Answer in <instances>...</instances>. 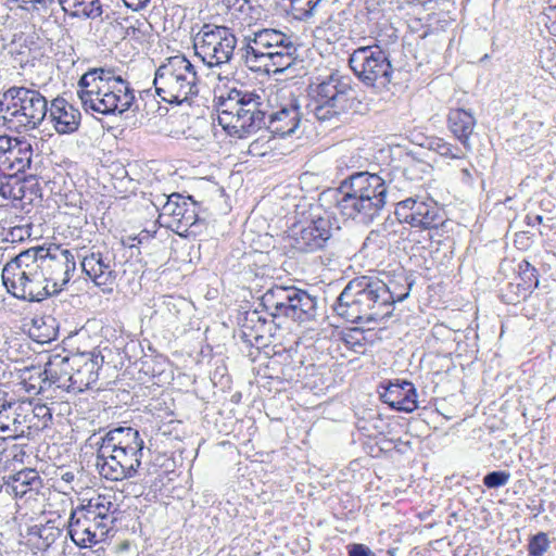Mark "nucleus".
I'll return each mask as SVG.
<instances>
[{"mask_svg": "<svg viewBox=\"0 0 556 556\" xmlns=\"http://www.w3.org/2000/svg\"><path fill=\"white\" fill-rule=\"evenodd\" d=\"M76 93L86 112L102 115L124 113L135 101L128 81L103 67L89 68L84 73L77 83Z\"/></svg>", "mask_w": 556, "mask_h": 556, "instance_id": "nucleus-1", "label": "nucleus"}, {"mask_svg": "<svg viewBox=\"0 0 556 556\" xmlns=\"http://www.w3.org/2000/svg\"><path fill=\"white\" fill-rule=\"evenodd\" d=\"M144 441L137 429L118 427L106 432L98 450L97 466L102 478L123 481L141 468Z\"/></svg>", "mask_w": 556, "mask_h": 556, "instance_id": "nucleus-2", "label": "nucleus"}, {"mask_svg": "<svg viewBox=\"0 0 556 556\" xmlns=\"http://www.w3.org/2000/svg\"><path fill=\"white\" fill-rule=\"evenodd\" d=\"M48 113V101L38 90L11 87L0 98V118L16 132L36 129Z\"/></svg>", "mask_w": 556, "mask_h": 556, "instance_id": "nucleus-3", "label": "nucleus"}, {"mask_svg": "<svg viewBox=\"0 0 556 556\" xmlns=\"http://www.w3.org/2000/svg\"><path fill=\"white\" fill-rule=\"evenodd\" d=\"M31 248L21 252L8 262L1 273L7 291L16 299L41 301L52 295Z\"/></svg>", "mask_w": 556, "mask_h": 556, "instance_id": "nucleus-4", "label": "nucleus"}, {"mask_svg": "<svg viewBox=\"0 0 556 556\" xmlns=\"http://www.w3.org/2000/svg\"><path fill=\"white\" fill-rule=\"evenodd\" d=\"M380 287L367 277L348 283L333 306L336 314L348 323L378 325L375 318L380 308Z\"/></svg>", "mask_w": 556, "mask_h": 556, "instance_id": "nucleus-5", "label": "nucleus"}, {"mask_svg": "<svg viewBox=\"0 0 556 556\" xmlns=\"http://www.w3.org/2000/svg\"><path fill=\"white\" fill-rule=\"evenodd\" d=\"M198 76L193 64L182 54L167 58L156 70L154 87L167 103L180 104L198 93Z\"/></svg>", "mask_w": 556, "mask_h": 556, "instance_id": "nucleus-6", "label": "nucleus"}, {"mask_svg": "<svg viewBox=\"0 0 556 556\" xmlns=\"http://www.w3.org/2000/svg\"><path fill=\"white\" fill-rule=\"evenodd\" d=\"M253 93L243 94L236 102L222 104L217 122L230 137L243 139L254 134L264 123L265 113Z\"/></svg>", "mask_w": 556, "mask_h": 556, "instance_id": "nucleus-7", "label": "nucleus"}, {"mask_svg": "<svg viewBox=\"0 0 556 556\" xmlns=\"http://www.w3.org/2000/svg\"><path fill=\"white\" fill-rule=\"evenodd\" d=\"M351 92L352 88L337 74L312 83L308 98L316 118L327 121L344 112L351 105Z\"/></svg>", "mask_w": 556, "mask_h": 556, "instance_id": "nucleus-8", "label": "nucleus"}, {"mask_svg": "<svg viewBox=\"0 0 556 556\" xmlns=\"http://www.w3.org/2000/svg\"><path fill=\"white\" fill-rule=\"evenodd\" d=\"M237 46L233 31L226 26L204 24L193 38L195 54L210 67L228 63Z\"/></svg>", "mask_w": 556, "mask_h": 556, "instance_id": "nucleus-9", "label": "nucleus"}, {"mask_svg": "<svg viewBox=\"0 0 556 556\" xmlns=\"http://www.w3.org/2000/svg\"><path fill=\"white\" fill-rule=\"evenodd\" d=\"M52 294L59 293L72 279L76 270L73 252L61 244L31 248Z\"/></svg>", "mask_w": 556, "mask_h": 556, "instance_id": "nucleus-10", "label": "nucleus"}, {"mask_svg": "<svg viewBox=\"0 0 556 556\" xmlns=\"http://www.w3.org/2000/svg\"><path fill=\"white\" fill-rule=\"evenodd\" d=\"M157 222L182 238L197 237L202 224L197 203L191 197H182L179 193L168 195Z\"/></svg>", "mask_w": 556, "mask_h": 556, "instance_id": "nucleus-11", "label": "nucleus"}, {"mask_svg": "<svg viewBox=\"0 0 556 556\" xmlns=\"http://www.w3.org/2000/svg\"><path fill=\"white\" fill-rule=\"evenodd\" d=\"M393 215L399 224L419 230L437 229L444 223L442 208L431 198L409 197L395 203Z\"/></svg>", "mask_w": 556, "mask_h": 556, "instance_id": "nucleus-12", "label": "nucleus"}, {"mask_svg": "<svg viewBox=\"0 0 556 556\" xmlns=\"http://www.w3.org/2000/svg\"><path fill=\"white\" fill-rule=\"evenodd\" d=\"M292 247L301 252H314L325 247L331 237L328 219L317 217L298 222L291 228Z\"/></svg>", "mask_w": 556, "mask_h": 556, "instance_id": "nucleus-13", "label": "nucleus"}, {"mask_svg": "<svg viewBox=\"0 0 556 556\" xmlns=\"http://www.w3.org/2000/svg\"><path fill=\"white\" fill-rule=\"evenodd\" d=\"M343 189L353 191L364 203L365 218L372 219L382 207V178L369 173H357L343 184Z\"/></svg>", "mask_w": 556, "mask_h": 556, "instance_id": "nucleus-14", "label": "nucleus"}, {"mask_svg": "<svg viewBox=\"0 0 556 556\" xmlns=\"http://www.w3.org/2000/svg\"><path fill=\"white\" fill-rule=\"evenodd\" d=\"M33 147L26 139L0 136V170L24 174L30 167Z\"/></svg>", "mask_w": 556, "mask_h": 556, "instance_id": "nucleus-15", "label": "nucleus"}, {"mask_svg": "<svg viewBox=\"0 0 556 556\" xmlns=\"http://www.w3.org/2000/svg\"><path fill=\"white\" fill-rule=\"evenodd\" d=\"M109 531L91 513L78 506L72 510L68 522V534L72 541L80 546L98 544L105 540Z\"/></svg>", "mask_w": 556, "mask_h": 556, "instance_id": "nucleus-16", "label": "nucleus"}, {"mask_svg": "<svg viewBox=\"0 0 556 556\" xmlns=\"http://www.w3.org/2000/svg\"><path fill=\"white\" fill-rule=\"evenodd\" d=\"M539 283V270L528 260H522L517 265L514 281L509 282L503 292L502 300L506 304L516 305L527 300Z\"/></svg>", "mask_w": 556, "mask_h": 556, "instance_id": "nucleus-17", "label": "nucleus"}, {"mask_svg": "<svg viewBox=\"0 0 556 556\" xmlns=\"http://www.w3.org/2000/svg\"><path fill=\"white\" fill-rule=\"evenodd\" d=\"M349 64L364 84L375 86L382 76V49L378 45L359 47L351 54Z\"/></svg>", "mask_w": 556, "mask_h": 556, "instance_id": "nucleus-18", "label": "nucleus"}, {"mask_svg": "<svg viewBox=\"0 0 556 556\" xmlns=\"http://www.w3.org/2000/svg\"><path fill=\"white\" fill-rule=\"evenodd\" d=\"M103 364V356L100 352L91 351L87 353L72 355V380L71 389L81 392L90 388L98 381L99 370Z\"/></svg>", "mask_w": 556, "mask_h": 556, "instance_id": "nucleus-19", "label": "nucleus"}, {"mask_svg": "<svg viewBox=\"0 0 556 556\" xmlns=\"http://www.w3.org/2000/svg\"><path fill=\"white\" fill-rule=\"evenodd\" d=\"M81 268L104 293L113 292L117 273L113 261L109 256L100 252H91L83 258Z\"/></svg>", "mask_w": 556, "mask_h": 556, "instance_id": "nucleus-20", "label": "nucleus"}, {"mask_svg": "<svg viewBox=\"0 0 556 556\" xmlns=\"http://www.w3.org/2000/svg\"><path fill=\"white\" fill-rule=\"evenodd\" d=\"M15 415L21 422L24 435H31L50 426L52 422L51 408L40 402L24 401L15 403Z\"/></svg>", "mask_w": 556, "mask_h": 556, "instance_id": "nucleus-21", "label": "nucleus"}, {"mask_svg": "<svg viewBox=\"0 0 556 556\" xmlns=\"http://www.w3.org/2000/svg\"><path fill=\"white\" fill-rule=\"evenodd\" d=\"M20 174L7 173L0 189V199L9 201H25L31 203L35 199L41 198V188L33 177L20 178Z\"/></svg>", "mask_w": 556, "mask_h": 556, "instance_id": "nucleus-22", "label": "nucleus"}, {"mask_svg": "<svg viewBox=\"0 0 556 556\" xmlns=\"http://www.w3.org/2000/svg\"><path fill=\"white\" fill-rule=\"evenodd\" d=\"M49 119L60 135L75 132L81 119L80 111L65 98L56 97L51 101Z\"/></svg>", "mask_w": 556, "mask_h": 556, "instance_id": "nucleus-23", "label": "nucleus"}, {"mask_svg": "<svg viewBox=\"0 0 556 556\" xmlns=\"http://www.w3.org/2000/svg\"><path fill=\"white\" fill-rule=\"evenodd\" d=\"M476 125V117L470 111L462 108L450 109L446 116L447 129L466 151H471L472 149L470 138Z\"/></svg>", "mask_w": 556, "mask_h": 556, "instance_id": "nucleus-24", "label": "nucleus"}, {"mask_svg": "<svg viewBox=\"0 0 556 556\" xmlns=\"http://www.w3.org/2000/svg\"><path fill=\"white\" fill-rule=\"evenodd\" d=\"M384 403L392 409L412 413L417 408V393L409 381L390 382L384 387Z\"/></svg>", "mask_w": 556, "mask_h": 556, "instance_id": "nucleus-25", "label": "nucleus"}, {"mask_svg": "<svg viewBox=\"0 0 556 556\" xmlns=\"http://www.w3.org/2000/svg\"><path fill=\"white\" fill-rule=\"evenodd\" d=\"M291 43L290 37L277 29L264 28L254 33L248 40L247 55H268L269 48L286 49Z\"/></svg>", "mask_w": 556, "mask_h": 556, "instance_id": "nucleus-26", "label": "nucleus"}, {"mask_svg": "<svg viewBox=\"0 0 556 556\" xmlns=\"http://www.w3.org/2000/svg\"><path fill=\"white\" fill-rule=\"evenodd\" d=\"M381 331L382 327L380 323L378 325L361 324L358 327L344 330L341 339L348 349L363 354L366 352L367 346L372 345L381 339Z\"/></svg>", "mask_w": 556, "mask_h": 556, "instance_id": "nucleus-27", "label": "nucleus"}, {"mask_svg": "<svg viewBox=\"0 0 556 556\" xmlns=\"http://www.w3.org/2000/svg\"><path fill=\"white\" fill-rule=\"evenodd\" d=\"M5 485L7 490H10L15 497L23 498L27 495L31 497L41 489L42 479L37 470L25 468L10 476Z\"/></svg>", "mask_w": 556, "mask_h": 556, "instance_id": "nucleus-28", "label": "nucleus"}, {"mask_svg": "<svg viewBox=\"0 0 556 556\" xmlns=\"http://www.w3.org/2000/svg\"><path fill=\"white\" fill-rule=\"evenodd\" d=\"M316 309V299L305 290L294 287V293L291 295L285 316L301 323L309 321L314 319Z\"/></svg>", "mask_w": 556, "mask_h": 556, "instance_id": "nucleus-29", "label": "nucleus"}, {"mask_svg": "<svg viewBox=\"0 0 556 556\" xmlns=\"http://www.w3.org/2000/svg\"><path fill=\"white\" fill-rule=\"evenodd\" d=\"M72 355L63 356L61 354L51 355L45 365L43 374L46 379L58 388L71 389L72 380Z\"/></svg>", "mask_w": 556, "mask_h": 556, "instance_id": "nucleus-30", "label": "nucleus"}, {"mask_svg": "<svg viewBox=\"0 0 556 556\" xmlns=\"http://www.w3.org/2000/svg\"><path fill=\"white\" fill-rule=\"evenodd\" d=\"M300 121L299 106L290 104L271 114L268 128L273 135L285 137L298 128Z\"/></svg>", "mask_w": 556, "mask_h": 556, "instance_id": "nucleus-31", "label": "nucleus"}, {"mask_svg": "<svg viewBox=\"0 0 556 556\" xmlns=\"http://www.w3.org/2000/svg\"><path fill=\"white\" fill-rule=\"evenodd\" d=\"M79 506L91 513L98 522L110 531L114 513V503L110 494H96Z\"/></svg>", "mask_w": 556, "mask_h": 556, "instance_id": "nucleus-32", "label": "nucleus"}, {"mask_svg": "<svg viewBox=\"0 0 556 556\" xmlns=\"http://www.w3.org/2000/svg\"><path fill=\"white\" fill-rule=\"evenodd\" d=\"M363 203L364 202L353 191L343 189V186L337 193L336 208L343 219L355 218L357 215H363L365 218Z\"/></svg>", "mask_w": 556, "mask_h": 556, "instance_id": "nucleus-33", "label": "nucleus"}, {"mask_svg": "<svg viewBox=\"0 0 556 556\" xmlns=\"http://www.w3.org/2000/svg\"><path fill=\"white\" fill-rule=\"evenodd\" d=\"M294 287L274 286L262 296L263 304L267 309H273V315H283L289 305Z\"/></svg>", "mask_w": 556, "mask_h": 556, "instance_id": "nucleus-34", "label": "nucleus"}, {"mask_svg": "<svg viewBox=\"0 0 556 556\" xmlns=\"http://www.w3.org/2000/svg\"><path fill=\"white\" fill-rule=\"evenodd\" d=\"M63 11L74 17L97 18L102 14L100 0H60Z\"/></svg>", "mask_w": 556, "mask_h": 556, "instance_id": "nucleus-35", "label": "nucleus"}, {"mask_svg": "<svg viewBox=\"0 0 556 556\" xmlns=\"http://www.w3.org/2000/svg\"><path fill=\"white\" fill-rule=\"evenodd\" d=\"M152 36V25L146 17L125 18L124 39L137 45L149 42Z\"/></svg>", "mask_w": 556, "mask_h": 556, "instance_id": "nucleus-36", "label": "nucleus"}, {"mask_svg": "<svg viewBox=\"0 0 556 556\" xmlns=\"http://www.w3.org/2000/svg\"><path fill=\"white\" fill-rule=\"evenodd\" d=\"M0 434L3 440L25 437L21 430V422L15 415L14 404L7 402L4 408H0Z\"/></svg>", "mask_w": 556, "mask_h": 556, "instance_id": "nucleus-37", "label": "nucleus"}, {"mask_svg": "<svg viewBox=\"0 0 556 556\" xmlns=\"http://www.w3.org/2000/svg\"><path fill=\"white\" fill-rule=\"evenodd\" d=\"M54 540V528L47 525H36L26 534V544L36 551H46Z\"/></svg>", "mask_w": 556, "mask_h": 556, "instance_id": "nucleus-38", "label": "nucleus"}, {"mask_svg": "<svg viewBox=\"0 0 556 556\" xmlns=\"http://www.w3.org/2000/svg\"><path fill=\"white\" fill-rule=\"evenodd\" d=\"M222 3L231 23H238L241 26L245 23L250 25L253 7L249 0H223Z\"/></svg>", "mask_w": 556, "mask_h": 556, "instance_id": "nucleus-39", "label": "nucleus"}, {"mask_svg": "<svg viewBox=\"0 0 556 556\" xmlns=\"http://www.w3.org/2000/svg\"><path fill=\"white\" fill-rule=\"evenodd\" d=\"M293 45L289 43V47L286 49H280V51L271 53L270 58L263 61L264 68L267 73H282L287 68H289L293 62Z\"/></svg>", "mask_w": 556, "mask_h": 556, "instance_id": "nucleus-40", "label": "nucleus"}, {"mask_svg": "<svg viewBox=\"0 0 556 556\" xmlns=\"http://www.w3.org/2000/svg\"><path fill=\"white\" fill-rule=\"evenodd\" d=\"M162 467L164 470L157 472L153 486L161 493H172L175 490L173 482L179 477V472L175 469V462L169 458L165 459Z\"/></svg>", "mask_w": 556, "mask_h": 556, "instance_id": "nucleus-41", "label": "nucleus"}, {"mask_svg": "<svg viewBox=\"0 0 556 556\" xmlns=\"http://www.w3.org/2000/svg\"><path fill=\"white\" fill-rule=\"evenodd\" d=\"M283 8L299 21L309 18L321 0H281Z\"/></svg>", "mask_w": 556, "mask_h": 556, "instance_id": "nucleus-42", "label": "nucleus"}, {"mask_svg": "<svg viewBox=\"0 0 556 556\" xmlns=\"http://www.w3.org/2000/svg\"><path fill=\"white\" fill-rule=\"evenodd\" d=\"M276 150L277 141L275 135H273L270 131H267L250 143L248 153L253 157H263L274 154Z\"/></svg>", "mask_w": 556, "mask_h": 556, "instance_id": "nucleus-43", "label": "nucleus"}, {"mask_svg": "<svg viewBox=\"0 0 556 556\" xmlns=\"http://www.w3.org/2000/svg\"><path fill=\"white\" fill-rule=\"evenodd\" d=\"M358 18L366 23L372 33V28L379 27L382 20V0H365L364 8L358 13Z\"/></svg>", "mask_w": 556, "mask_h": 556, "instance_id": "nucleus-44", "label": "nucleus"}, {"mask_svg": "<svg viewBox=\"0 0 556 556\" xmlns=\"http://www.w3.org/2000/svg\"><path fill=\"white\" fill-rule=\"evenodd\" d=\"M430 149L439 155L451 160H464L466 157V150L460 147L443 139L433 138L430 141Z\"/></svg>", "mask_w": 556, "mask_h": 556, "instance_id": "nucleus-45", "label": "nucleus"}, {"mask_svg": "<svg viewBox=\"0 0 556 556\" xmlns=\"http://www.w3.org/2000/svg\"><path fill=\"white\" fill-rule=\"evenodd\" d=\"M551 547L547 533L539 532L528 540L527 551L529 556H544Z\"/></svg>", "mask_w": 556, "mask_h": 556, "instance_id": "nucleus-46", "label": "nucleus"}, {"mask_svg": "<svg viewBox=\"0 0 556 556\" xmlns=\"http://www.w3.org/2000/svg\"><path fill=\"white\" fill-rule=\"evenodd\" d=\"M546 4L542 8L541 22L547 30L556 36V0H543Z\"/></svg>", "mask_w": 556, "mask_h": 556, "instance_id": "nucleus-47", "label": "nucleus"}, {"mask_svg": "<svg viewBox=\"0 0 556 556\" xmlns=\"http://www.w3.org/2000/svg\"><path fill=\"white\" fill-rule=\"evenodd\" d=\"M510 478V473L504 470L492 471L484 476L483 484L489 489L500 488L505 485Z\"/></svg>", "mask_w": 556, "mask_h": 556, "instance_id": "nucleus-48", "label": "nucleus"}, {"mask_svg": "<svg viewBox=\"0 0 556 556\" xmlns=\"http://www.w3.org/2000/svg\"><path fill=\"white\" fill-rule=\"evenodd\" d=\"M25 451L20 444H12L2 451V459L8 465L11 462L23 463Z\"/></svg>", "mask_w": 556, "mask_h": 556, "instance_id": "nucleus-49", "label": "nucleus"}, {"mask_svg": "<svg viewBox=\"0 0 556 556\" xmlns=\"http://www.w3.org/2000/svg\"><path fill=\"white\" fill-rule=\"evenodd\" d=\"M514 244L518 250L526 251L532 244V237L527 231H519L515 235Z\"/></svg>", "mask_w": 556, "mask_h": 556, "instance_id": "nucleus-50", "label": "nucleus"}, {"mask_svg": "<svg viewBox=\"0 0 556 556\" xmlns=\"http://www.w3.org/2000/svg\"><path fill=\"white\" fill-rule=\"evenodd\" d=\"M349 556H374L369 548L363 544H352L349 546Z\"/></svg>", "mask_w": 556, "mask_h": 556, "instance_id": "nucleus-51", "label": "nucleus"}, {"mask_svg": "<svg viewBox=\"0 0 556 556\" xmlns=\"http://www.w3.org/2000/svg\"><path fill=\"white\" fill-rule=\"evenodd\" d=\"M154 235H155V230L154 231H150V230H141L137 237H135L132 240L137 241V243H131V248H135V247H138V245H141L143 244L144 242L151 240L152 238H154Z\"/></svg>", "mask_w": 556, "mask_h": 556, "instance_id": "nucleus-52", "label": "nucleus"}, {"mask_svg": "<svg viewBox=\"0 0 556 556\" xmlns=\"http://www.w3.org/2000/svg\"><path fill=\"white\" fill-rule=\"evenodd\" d=\"M76 556H106V551L102 546L92 548L90 545H87L84 547V551L79 552Z\"/></svg>", "mask_w": 556, "mask_h": 556, "instance_id": "nucleus-53", "label": "nucleus"}, {"mask_svg": "<svg viewBox=\"0 0 556 556\" xmlns=\"http://www.w3.org/2000/svg\"><path fill=\"white\" fill-rule=\"evenodd\" d=\"M125 5L134 11L146 8L151 0H123Z\"/></svg>", "mask_w": 556, "mask_h": 556, "instance_id": "nucleus-54", "label": "nucleus"}, {"mask_svg": "<svg viewBox=\"0 0 556 556\" xmlns=\"http://www.w3.org/2000/svg\"><path fill=\"white\" fill-rule=\"evenodd\" d=\"M543 223V216L541 215H527L526 216V224L529 226H535Z\"/></svg>", "mask_w": 556, "mask_h": 556, "instance_id": "nucleus-55", "label": "nucleus"}, {"mask_svg": "<svg viewBox=\"0 0 556 556\" xmlns=\"http://www.w3.org/2000/svg\"><path fill=\"white\" fill-rule=\"evenodd\" d=\"M278 51H280V49L269 48L268 51H267V52H269L268 55H248V58L250 60H254V61H257V60L264 61V60L270 58L271 53H275V52H278Z\"/></svg>", "mask_w": 556, "mask_h": 556, "instance_id": "nucleus-56", "label": "nucleus"}, {"mask_svg": "<svg viewBox=\"0 0 556 556\" xmlns=\"http://www.w3.org/2000/svg\"><path fill=\"white\" fill-rule=\"evenodd\" d=\"M75 478V475L72 471H66L62 475V480L65 482H72Z\"/></svg>", "mask_w": 556, "mask_h": 556, "instance_id": "nucleus-57", "label": "nucleus"}, {"mask_svg": "<svg viewBox=\"0 0 556 556\" xmlns=\"http://www.w3.org/2000/svg\"><path fill=\"white\" fill-rule=\"evenodd\" d=\"M412 2L416 3V4H420V5H425L429 2H431L432 0H410Z\"/></svg>", "mask_w": 556, "mask_h": 556, "instance_id": "nucleus-58", "label": "nucleus"}, {"mask_svg": "<svg viewBox=\"0 0 556 556\" xmlns=\"http://www.w3.org/2000/svg\"><path fill=\"white\" fill-rule=\"evenodd\" d=\"M5 174H7V172L0 170V178L5 177ZM3 181H4V179H0V189L2 188V182Z\"/></svg>", "mask_w": 556, "mask_h": 556, "instance_id": "nucleus-59", "label": "nucleus"}]
</instances>
